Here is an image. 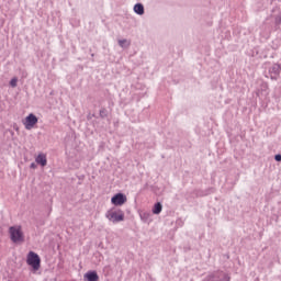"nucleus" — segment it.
Returning a JSON list of instances; mask_svg holds the SVG:
<instances>
[{"label": "nucleus", "mask_w": 281, "mask_h": 281, "mask_svg": "<svg viewBox=\"0 0 281 281\" xmlns=\"http://www.w3.org/2000/svg\"><path fill=\"white\" fill-rule=\"evenodd\" d=\"M35 162L42 166V168H45V166H47V155L43 153L38 154L37 157H35Z\"/></svg>", "instance_id": "nucleus-8"}, {"label": "nucleus", "mask_w": 281, "mask_h": 281, "mask_svg": "<svg viewBox=\"0 0 281 281\" xmlns=\"http://www.w3.org/2000/svg\"><path fill=\"white\" fill-rule=\"evenodd\" d=\"M120 47H131V41L128 40H119Z\"/></svg>", "instance_id": "nucleus-11"}, {"label": "nucleus", "mask_w": 281, "mask_h": 281, "mask_svg": "<svg viewBox=\"0 0 281 281\" xmlns=\"http://www.w3.org/2000/svg\"><path fill=\"white\" fill-rule=\"evenodd\" d=\"M38 124V117L34 115V113L29 114L24 120H23V125L26 131H32L34 126Z\"/></svg>", "instance_id": "nucleus-4"}, {"label": "nucleus", "mask_w": 281, "mask_h": 281, "mask_svg": "<svg viewBox=\"0 0 281 281\" xmlns=\"http://www.w3.org/2000/svg\"><path fill=\"white\" fill-rule=\"evenodd\" d=\"M85 280L87 281H98L100 280V277H98V272L90 271L83 276Z\"/></svg>", "instance_id": "nucleus-9"}, {"label": "nucleus", "mask_w": 281, "mask_h": 281, "mask_svg": "<svg viewBox=\"0 0 281 281\" xmlns=\"http://www.w3.org/2000/svg\"><path fill=\"white\" fill-rule=\"evenodd\" d=\"M134 12L142 16V14H144V4H142V3L135 4L134 5Z\"/></svg>", "instance_id": "nucleus-10"}, {"label": "nucleus", "mask_w": 281, "mask_h": 281, "mask_svg": "<svg viewBox=\"0 0 281 281\" xmlns=\"http://www.w3.org/2000/svg\"><path fill=\"white\" fill-rule=\"evenodd\" d=\"M18 82H19V78L14 77L11 79L10 86L14 89L16 88Z\"/></svg>", "instance_id": "nucleus-13"}, {"label": "nucleus", "mask_w": 281, "mask_h": 281, "mask_svg": "<svg viewBox=\"0 0 281 281\" xmlns=\"http://www.w3.org/2000/svg\"><path fill=\"white\" fill-rule=\"evenodd\" d=\"M207 281H229V276L225 272H213L207 277Z\"/></svg>", "instance_id": "nucleus-6"}, {"label": "nucleus", "mask_w": 281, "mask_h": 281, "mask_svg": "<svg viewBox=\"0 0 281 281\" xmlns=\"http://www.w3.org/2000/svg\"><path fill=\"white\" fill-rule=\"evenodd\" d=\"M161 209H162L161 203L158 202V203L155 204V206L153 209V213L154 214H161Z\"/></svg>", "instance_id": "nucleus-12"}, {"label": "nucleus", "mask_w": 281, "mask_h": 281, "mask_svg": "<svg viewBox=\"0 0 281 281\" xmlns=\"http://www.w3.org/2000/svg\"><path fill=\"white\" fill-rule=\"evenodd\" d=\"M105 218H108L110 223H122L124 221V211L121 209H110L105 213Z\"/></svg>", "instance_id": "nucleus-2"}, {"label": "nucleus", "mask_w": 281, "mask_h": 281, "mask_svg": "<svg viewBox=\"0 0 281 281\" xmlns=\"http://www.w3.org/2000/svg\"><path fill=\"white\" fill-rule=\"evenodd\" d=\"M31 168H32L33 170H36V164L32 162V164H31Z\"/></svg>", "instance_id": "nucleus-15"}, {"label": "nucleus", "mask_w": 281, "mask_h": 281, "mask_svg": "<svg viewBox=\"0 0 281 281\" xmlns=\"http://www.w3.org/2000/svg\"><path fill=\"white\" fill-rule=\"evenodd\" d=\"M281 67L279 64H273L270 69L269 74H271V80H276L277 78L274 76H280Z\"/></svg>", "instance_id": "nucleus-7"}, {"label": "nucleus", "mask_w": 281, "mask_h": 281, "mask_svg": "<svg viewBox=\"0 0 281 281\" xmlns=\"http://www.w3.org/2000/svg\"><path fill=\"white\" fill-rule=\"evenodd\" d=\"M26 263L32 267L33 271L41 269V257L34 251H30L26 256Z\"/></svg>", "instance_id": "nucleus-3"}, {"label": "nucleus", "mask_w": 281, "mask_h": 281, "mask_svg": "<svg viewBox=\"0 0 281 281\" xmlns=\"http://www.w3.org/2000/svg\"><path fill=\"white\" fill-rule=\"evenodd\" d=\"M128 201V198L124 193H116L111 198L112 205H115L116 207H122Z\"/></svg>", "instance_id": "nucleus-5"}, {"label": "nucleus", "mask_w": 281, "mask_h": 281, "mask_svg": "<svg viewBox=\"0 0 281 281\" xmlns=\"http://www.w3.org/2000/svg\"><path fill=\"white\" fill-rule=\"evenodd\" d=\"M274 159H276V161H281V155L280 154L276 155Z\"/></svg>", "instance_id": "nucleus-14"}, {"label": "nucleus", "mask_w": 281, "mask_h": 281, "mask_svg": "<svg viewBox=\"0 0 281 281\" xmlns=\"http://www.w3.org/2000/svg\"><path fill=\"white\" fill-rule=\"evenodd\" d=\"M9 236L12 243H14L15 245H21L25 243V235L23 234V228L19 225L11 226L9 228Z\"/></svg>", "instance_id": "nucleus-1"}]
</instances>
